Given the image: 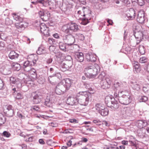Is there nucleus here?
<instances>
[{
	"instance_id": "f257e3e1",
	"label": "nucleus",
	"mask_w": 149,
	"mask_h": 149,
	"mask_svg": "<svg viewBox=\"0 0 149 149\" xmlns=\"http://www.w3.org/2000/svg\"><path fill=\"white\" fill-rule=\"evenodd\" d=\"M100 70V68L98 64L95 63L88 65L84 69V72L87 77L93 78H94Z\"/></svg>"
},
{
	"instance_id": "f03ea898",
	"label": "nucleus",
	"mask_w": 149,
	"mask_h": 149,
	"mask_svg": "<svg viewBox=\"0 0 149 149\" xmlns=\"http://www.w3.org/2000/svg\"><path fill=\"white\" fill-rule=\"evenodd\" d=\"M88 93L87 91L79 92L77 93V102L81 105H87L89 102Z\"/></svg>"
},
{
	"instance_id": "7ed1b4c3",
	"label": "nucleus",
	"mask_w": 149,
	"mask_h": 149,
	"mask_svg": "<svg viewBox=\"0 0 149 149\" xmlns=\"http://www.w3.org/2000/svg\"><path fill=\"white\" fill-rule=\"evenodd\" d=\"M79 29L78 25L75 23L71 22L63 26L62 31L66 34H72Z\"/></svg>"
},
{
	"instance_id": "20e7f679",
	"label": "nucleus",
	"mask_w": 149,
	"mask_h": 149,
	"mask_svg": "<svg viewBox=\"0 0 149 149\" xmlns=\"http://www.w3.org/2000/svg\"><path fill=\"white\" fill-rule=\"evenodd\" d=\"M105 102L107 106L112 110L116 109L119 107V105L117 101L114 97L107 96L105 98Z\"/></svg>"
},
{
	"instance_id": "39448f33",
	"label": "nucleus",
	"mask_w": 149,
	"mask_h": 149,
	"mask_svg": "<svg viewBox=\"0 0 149 149\" xmlns=\"http://www.w3.org/2000/svg\"><path fill=\"white\" fill-rule=\"evenodd\" d=\"M83 10L84 18L82 19V23L84 25H86L89 22V20L91 19L90 17L91 15V11L88 8L84 7Z\"/></svg>"
},
{
	"instance_id": "423d86ee",
	"label": "nucleus",
	"mask_w": 149,
	"mask_h": 149,
	"mask_svg": "<svg viewBox=\"0 0 149 149\" xmlns=\"http://www.w3.org/2000/svg\"><path fill=\"white\" fill-rule=\"evenodd\" d=\"M43 93L40 91H38L33 93L32 96L33 98V102L36 104L39 103L43 98Z\"/></svg>"
},
{
	"instance_id": "0eeeda50",
	"label": "nucleus",
	"mask_w": 149,
	"mask_h": 149,
	"mask_svg": "<svg viewBox=\"0 0 149 149\" xmlns=\"http://www.w3.org/2000/svg\"><path fill=\"white\" fill-rule=\"evenodd\" d=\"M132 97L129 96V95H121L119 96L118 100L119 102L122 104L127 105L131 102Z\"/></svg>"
},
{
	"instance_id": "6e6552de",
	"label": "nucleus",
	"mask_w": 149,
	"mask_h": 149,
	"mask_svg": "<svg viewBox=\"0 0 149 149\" xmlns=\"http://www.w3.org/2000/svg\"><path fill=\"white\" fill-rule=\"evenodd\" d=\"M68 90L61 82L58 84L56 87L55 91L56 94L60 95L63 94Z\"/></svg>"
},
{
	"instance_id": "1a4fd4ad",
	"label": "nucleus",
	"mask_w": 149,
	"mask_h": 149,
	"mask_svg": "<svg viewBox=\"0 0 149 149\" xmlns=\"http://www.w3.org/2000/svg\"><path fill=\"white\" fill-rule=\"evenodd\" d=\"M148 31L143 30L142 31L135 32L134 36L136 39L138 40V41L139 42H137V44L143 38V36H145L147 37L148 34Z\"/></svg>"
},
{
	"instance_id": "9d476101",
	"label": "nucleus",
	"mask_w": 149,
	"mask_h": 149,
	"mask_svg": "<svg viewBox=\"0 0 149 149\" xmlns=\"http://www.w3.org/2000/svg\"><path fill=\"white\" fill-rule=\"evenodd\" d=\"M38 14L41 19L44 21H48L50 16V14L49 12L45 11L43 10H40L38 12Z\"/></svg>"
},
{
	"instance_id": "9b49d317",
	"label": "nucleus",
	"mask_w": 149,
	"mask_h": 149,
	"mask_svg": "<svg viewBox=\"0 0 149 149\" xmlns=\"http://www.w3.org/2000/svg\"><path fill=\"white\" fill-rule=\"evenodd\" d=\"M66 36L64 38L63 40L65 44L68 45L70 46L72 45L75 41L74 37L71 34Z\"/></svg>"
},
{
	"instance_id": "f8f14e48",
	"label": "nucleus",
	"mask_w": 149,
	"mask_h": 149,
	"mask_svg": "<svg viewBox=\"0 0 149 149\" xmlns=\"http://www.w3.org/2000/svg\"><path fill=\"white\" fill-rule=\"evenodd\" d=\"M111 83L112 81L109 77L106 78L104 80L101 81L100 83L101 87L103 89L109 88Z\"/></svg>"
},
{
	"instance_id": "ddd939ff",
	"label": "nucleus",
	"mask_w": 149,
	"mask_h": 149,
	"mask_svg": "<svg viewBox=\"0 0 149 149\" xmlns=\"http://www.w3.org/2000/svg\"><path fill=\"white\" fill-rule=\"evenodd\" d=\"M10 84H15V86L18 88H20L22 87V79L20 78L15 79L14 77H11L10 78Z\"/></svg>"
},
{
	"instance_id": "4468645a",
	"label": "nucleus",
	"mask_w": 149,
	"mask_h": 149,
	"mask_svg": "<svg viewBox=\"0 0 149 149\" xmlns=\"http://www.w3.org/2000/svg\"><path fill=\"white\" fill-rule=\"evenodd\" d=\"M3 110L9 116H12L13 114L14 111L12 106L10 105H6L3 107Z\"/></svg>"
},
{
	"instance_id": "2eb2a0df",
	"label": "nucleus",
	"mask_w": 149,
	"mask_h": 149,
	"mask_svg": "<svg viewBox=\"0 0 149 149\" xmlns=\"http://www.w3.org/2000/svg\"><path fill=\"white\" fill-rule=\"evenodd\" d=\"M56 98L54 97L53 98L51 97L50 98L47 97L45 99V105L47 107H52L53 103L56 101Z\"/></svg>"
},
{
	"instance_id": "dca6fc26",
	"label": "nucleus",
	"mask_w": 149,
	"mask_h": 149,
	"mask_svg": "<svg viewBox=\"0 0 149 149\" xmlns=\"http://www.w3.org/2000/svg\"><path fill=\"white\" fill-rule=\"evenodd\" d=\"M135 14L134 10L132 8L130 9L126 14V19L127 20L132 19L135 17Z\"/></svg>"
},
{
	"instance_id": "f3484780",
	"label": "nucleus",
	"mask_w": 149,
	"mask_h": 149,
	"mask_svg": "<svg viewBox=\"0 0 149 149\" xmlns=\"http://www.w3.org/2000/svg\"><path fill=\"white\" fill-rule=\"evenodd\" d=\"M114 86L117 90L121 91L124 90L126 87V85L125 82L123 83L121 82H117L114 84Z\"/></svg>"
},
{
	"instance_id": "a211bd4d",
	"label": "nucleus",
	"mask_w": 149,
	"mask_h": 149,
	"mask_svg": "<svg viewBox=\"0 0 149 149\" xmlns=\"http://www.w3.org/2000/svg\"><path fill=\"white\" fill-rule=\"evenodd\" d=\"M137 21L139 23L142 24L145 21L144 13L143 11H141L138 12L136 19Z\"/></svg>"
},
{
	"instance_id": "6ab92c4d",
	"label": "nucleus",
	"mask_w": 149,
	"mask_h": 149,
	"mask_svg": "<svg viewBox=\"0 0 149 149\" xmlns=\"http://www.w3.org/2000/svg\"><path fill=\"white\" fill-rule=\"evenodd\" d=\"M28 23L25 21H22L20 22L19 23H15V26L17 29L20 30H24L26 26H28Z\"/></svg>"
},
{
	"instance_id": "aec40b11",
	"label": "nucleus",
	"mask_w": 149,
	"mask_h": 149,
	"mask_svg": "<svg viewBox=\"0 0 149 149\" xmlns=\"http://www.w3.org/2000/svg\"><path fill=\"white\" fill-rule=\"evenodd\" d=\"M130 84L132 88L134 90L138 91L141 88V84L139 81H131Z\"/></svg>"
},
{
	"instance_id": "412c9836",
	"label": "nucleus",
	"mask_w": 149,
	"mask_h": 149,
	"mask_svg": "<svg viewBox=\"0 0 149 149\" xmlns=\"http://www.w3.org/2000/svg\"><path fill=\"white\" fill-rule=\"evenodd\" d=\"M86 57L87 61L92 62H95L96 60V56L92 53L86 54Z\"/></svg>"
},
{
	"instance_id": "4be33fe9",
	"label": "nucleus",
	"mask_w": 149,
	"mask_h": 149,
	"mask_svg": "<svg viewBox=\"0 0 149 149\" xmlns=\"http://www.w3.org/2000/svg\"><path fill=\"white\" fill-rule=\"evenodd\" d=\"M61 76L60 74L59 73H57L55 74H53L52 75L50 76L48 78V81L52 85L55 84L56 81L55 76H58L59 77Z\"/></svg>"
},
{
	"instance_id": "5701e85b",
	"label": "nucleus",
	"mask_w": 149,
	"mask_h": 149,
	"mask_svg": "<svg viewBox=\"0 0 149 149\" xmlns=\"http://www.w3.org/2000/svg\"><path fill=\"white\" fill-rule=\"evenodd\" d=\"M72 64L69 63H63L61 65L60 70L62 72H65L66 70H69L72 67Z\"/></svg>"
},
{
	"instance_id": "b1692460",
	"label": "nucleus",
	"mask_w": 149,
	"mask_h": 149,
	"mask_svg": "<svg viewBox=\"0 0 149 149\" xmlns=\"http://www.w3.org/2000/svg\"><path fill=\"white\" fill-rule=\"evenodd\" d=\"M32 65V63L31 62L28 61L24 62L23 66L24 70L26 72H29L31 69V67Z\"/></svg>"
},
{
	"instance_id": "393cba45",
	"label": "nucleus",
	"mask_w": 149,
	"mask_h": 149,
	"mask_svg": "<svg viewBox=\"0 0 149 149\" xmlns=\"http://www.w3.org/2000/svg\"><path fill=\"white\" fill-rule=\"evenodd\" d=\"M61 82L63 83L65 86L68 90L71 86L72 81L70 79L66 78L63 80Z\"/></svg>"
},
{
	"instance_id": "a878e982",
	"label": "nucleus",
	"mask_w": 149,
	"mask_h": 149,
	"mask_svg": "<svg viewBox=\"0 0 149 149\" xmlns=\"http://www.w3.org/2000/svg\"><path fill=\"white\" fill-rule=\"evenodd\" d=\"M37 3L45 7L50 6L52 3L51 1L49 0H38L37 1Z\"/></svg>"
},
{
	"instance_id": "bb28decb",
	"label": "nucleus",
	"mask_w": 149,
	"mask_h": 149,
	"mask_svg": "<svg viewBox=\"0 0 149 149\" xmlns=\"http://www.w3.org/2000/svg\"><path fill=\"white\" fill-rule=\"evenodd\" d=\"M0 72L4 75H8L11 73L10 69L8 67H2L0 68Z\"/></svg>"
},
{
	"instance_id": "cd10ccee",
	"label": "nucleus",
	"mask_w": 149,
	"mask_h": 149,
	"mask_svg": "<svg viewBox=\"0 0 149 149\" xmlns=\"http://www.w3.org/2000/svg\"><path fill=\"white\" fill-rule=\"evenodd\" d=\"M19 55V54L15 51H12L9 54L8 56L10 59L12 60H16L17 59Z\"/></svg>"
},
{
	"instance_id": "c85d7f7f",
	"label": "nucleus",
	"mask_w": 149,
	"mask_h": 149,
	"mask_svg": "<svg viewBox=\"0 0 149 149\" xmlns=\"http://www.w3.org/2000/svg\"><path fill=\"white\" fill-rule=\"evenodd\" d=\"M75 58L77 60L81 62H83L84 60V55L82 52L76 53L75 54Z\"/></svg>"
},
{
	"instance_id": "c756f323",
	"label": "nucleus",
	"mask_w": 149,
	"mask_h": 149,
	"mask_svg": "<svg viewBox=\"0 0 149 149\" xmlns=\"http://www.w3.org/2000/svg\"><path fill=\"white\" fill-rule=\"evenodd\" d=\"M76 99L70 97H68L67 101L69 103V104L71 105H76V101L77 102V96L76 95Z\"/></svg>"
},
{
	"instance_id": "7c9ffc66",
	"label": "nucleus",
	"mask_w": 149,
	"mask_h": 149,
	"mask_svg": "<svg viewBox=\"0 0 149 149\" xmlns=\"http://www.w3.org/2000/svg\"><path fill=\"white\" fill-rule=\"evenodd\" d=\"M134 68V71L136 73L140 72L141 70V68L140 67L139 63L137 62H134L133 63Z\"/></svg>"
},
{
	"instance_id": "2f4dec72",
	"label": "nucleus",
	"mask_w": 149,
	"mask_h": 149,
	"mask_svg": "<svg viewBox=\"0 0 149 149\" xmlns=\"http://www.w3.org/2000/svg\"><path fill=\"white\" fill-rule=\"evenodd\" d=\"M29 72L30 77L33 79H35L37 77V73L36 70L34 68H31Z\"/></svg>"
},
{
	"instance_id": "473e14b6",
	"label": "nucleus",
	"mask_w": 149,
	"mask_h": 149,
	"mask_svg": "<svg viewBox=\"0 0 149 149\" xmlns=\"http://www.w3.org/2000/svg\"><path fill=\"white\" fill-rule=\"evenodd\" d=\"M109 112L108 109L107 108H105L104 107L101 110L99 113L102 116H105L108 114Z\"/></svg>"
},
{
	"instance_id": "72a5a7b5",
	"label": "nucleus",
	"mask_w": 149,
	"mask_h": 149,
	"mask_svg": "<svg viewBox=\"0 0 149 149\" xmlns=\"http://www.w3.org/2000/svg\"><path fill=\"white\" fill-rule=\"evenodd\" d=\"M36 52L37 54L40 55L46 53V50L45 48L42 47H40L38 48V50L36 51Z\"/></svg>"
},
{
	"instance_id": "f704fd0d",
	"label": "nucleus",
	"mask_w": 149,
	"mask_h": 149,
	"mask_svg": "<svg viewBox=\"0 0 149 149\" xmlns=\"http://www.w3.org/2000/svg\"><path fill=\"white\" fill-rule=\"evenodd\" d=\"M134 29L135 32L136 31H143L144 30L142 26L140 24H138L135 26L134 27Z\"/></svg>"
},
{
	"instance_id": "c9c22d12",
	"label": "nucleus",
	"mask_w": 149,
	"mask_h": 149,
	"mask_svg": "<svg viewBox=\"0 0 149 149\" xmlns=\"http://www.w3.org/2000/svg\"><path fill=\"white\" fill-rule=\"evenodd\" d=\"M17 115L19 118L22 120L24 119L27 117V115L25 113H22L19 111L17 112Z\"/></svg>"
},
{
	"instance_id": "e433bc0d",
	"label": "nucleus",
	"mask_w": 149,
	"mask_h": 149,
	"mask_svg": "<svg viewBox=\"0 0 149 149\" xmlns=\"http://www.w3.org/2000/svg\"><path fill=\"white\" fill-rule=\"evenodd\" d=\"M65 44V43H64L62 42H60L59 44L60 49L61 50L65 52L66 51Z\"/></svg>"
},
{
	"instance_id": "4c0bfd02",
	"label": "nucleus",
	"mask_w": 149,
	"mask_h": 149,
	"mask_svg": "<svg viewBox=\"0 0 149 149\" xmlns=\"http://www.w3.org/2000/svg\"><path fill=\"white\" fill-rule=\"evenodd\" d=\"M12 15L14 19L16 21L19 22H21L23 21L22 18L19 16L18 15L16 14L13 13Z\"/></svg>"
},
{
	"instance_id": "58836bf2",
	"label": "nucleus",
	"mask_w": 149,
	"mask_h": 149,
	"mask_svg": "<svg viewBox=\"0 0 149 149\" xmlns=\"http://www.w3.org/2000/svg\"><path fill=\"white\" fill-rule=\"evenodd\" d=\"M147 122H140V123H137L138 124V127L141 129L145 127L147 125Z\"/></svg>"
},
{
	"instance_id": "ea45409f",
	"label": "nucleus",
	"mask_w": 149,
	"mask_h": 149,
	"mask_svg": "<svg viewBox=\"0 0 149 149\" xmlns=\"http://www.w3.org/2000/svg\"><path fill=\"white\" fill-rule=\"evenodd\" d=\"M13 68L15 70L18 71L20 69V65L18 63H16L12 65Z\"/></svg>"
},
{
	"instance_id": "a19ab883",
	"label": "nucleus",
	"mask_w": 149,
	"mask_h": 149,
	"mask_svg": "<svg viewBox=\"0 0 149 149\" xmlns=\"http://www.w3.org/2000/svg\"><path fill=\"white\" fill-rule=\"evenodd\" d=\"M48 28L45 24L42 23L40 25V30L41 33Z\"/></svg>"
},
{
	"instance_id": "79ce46f5",
	"label": "nucleus",
	"mask_w": 149,
	"mask_h": 149,
	"mask_svg": "<svg viewBox=\"0 0 149 149\" xmlns=\"http://www.w3.org/2000/svg\"><path fill=\"white\" fill-rule=\"evenodd\" d=\"M105 74L104 72H102L99 75L98 78L101 80V81L104 80L105 78Z\"/></svg>"
},
{
	"instance_id": "37998d69",
	"label": "nucleus",
	"mask_w": 149,
	"mask_h": 149,
	"mask_svg": "<svg viewBox=\"0 0 149 149\" xmlns=\"http://www.w3.org/2000/svg\"><path fill=\"white\" fill-rule=\"evenodd\" d=\"M103 107L100 104H97L95 106L96 109L99 113L103 108Z\"/></svg>"
},
{
	"instance_id": "c03bdc74",
	"label": "nucleus",
	"mask_w": 149,
	"mask_h": 149,
	"mask_svg": "<svg viewBox=\"0 0 149 149\" xmlns=\"http://www.w3.org/2000/svg\"><path fill=\"white\" fill-rule=\"evenodd\" d=\"M29 135H27L25 138H24V140L27 142H32L33 141V136H31L29 137Z\"/></svg>"
},
{
	"instance_id": "a18cd8bd",
	"label": "nucleus",
	"mask_w": 149,
	"mask_h": 149,
	"mask_svg": "<svg viewBox=\"0 0 149 149\" xmlns=\"http://www.w3.org/2000/svg\"><path fill=\"white\" fill-rule=\"evenodd\" d=\"M145 49L143 46L140 45L139 47V51L141 54H144L145 52Z\"/></svg>"
},
{
	"instance_id": "49530a36",
	"label": "nucleus",
	"mask_w": 149,
	"mask_h": 149,
	"mask_svg": "<svg viewBox=\"0 0 149 149\" xmlns=\"http://www.w3.org/2000/svg\"><path fill=\"white\" fill-rule=\"evenodd\" d=\"M84 85L85 86V87L86 88V89H88L89 91V93H93L94 92V90L91 88V87H88L87 85H89V84L87 83H85Z\"/></svg>"
},
{
	"instance_id": "de8ad7c7",
	"label": "nucleus",
	"mask_w": 149,
	"mask_h": 149,
	"mask_svg": "<svg viewBox=\"0 0 149 149\" xmlns=\"http://www.w3.org/2000/svg\"><path fill=\"white\" fill-rule=\"evenodd\" d=\"M13 23L12 20L10 19L9 18H6L5 19V24H6L9 25L12 24Z\"/></svg>"
},
{
	"instance_id": "09e8293b",
	"label": "nucleus",
	"mask_w": 149,
	"mask_h": 149,
	"mask_svg": "<svg viewBox=\"0 0 149 149\" xmlns=\"http://www.w3.org/2000/svg\"><path fill=\"white\" fill-rule=\"evenodd\" d=\"M120 93H121V95H129V96H131V94L128 91H123V90L121 91Z\"/></svg>"
},
{
	"instance_id": "8fccbe9b",
	"label": "nucleus",
	"mask_w": 149,
	"mask_h": 149,
	"mask_svg": "<svg viewBox=\"0 0 149 149\" xmlns=\"http://www.w3.org/2000/svg\"><path fill=\"white\" fill-rule=\"evenodd\" d=\"M76 35L77 36V37L80 40H83L84 39V36L82 34L77 33Z\"/></svg>"
},
{
	"instance_id": "3c124183",
	"label": "nucleus",
	"mask_w": 149,
	"mask_h": 149,
	"mask_svg": "<svg viewBox=\"0 0 149 149\" xmlns=\"http://www.w3.org/2000/svg\"><path fill=\"white\" fill-rule=\"evenodd\" d=\"M148 60V58L146 57H143L140 58L139 62L141 63H145Z\"/></svg>"
},
{
	"instance_id": "603ef678",
	"label": "nucleus",
	"mask_w": 149,
	"mask_h": 149,
	"mask_svg": "<svg viewBox=\"0 0 149 149\" xmlns=\"http://www.w3.org/2000/svg\"><path fill=\"white\" fill-rule=\"evenodd\" d=\"M147 97L145 96H141L139 97V101L140 102H145L148 100Z\"/></svg>"
},
{
	"instance_id": "864d4df0",
	"label": "nucleus",
	"mask_w": 149,
	"mask_h": 149,
	"mask_svg": "<svg viewBox=\"0 0 149 149\" xmlns=\"http://www.w3.org/2000/svg\"><path fill=\"white\" fill-rule=\"evenodd\" d=\"M44 36L46 37H48L50 36V33H49V28H48L44 31L42 33Z\"/></svg>"
},
{
	"instance_id": "5fc2aeb1",
	"label": "nucleus",
	"mask_w": 149,
	"mask_h": 149,
	"mask_svg": "<svg viewBox=\"0 0 149 149\" xmlns=\"http://www.w3.org/2000/svg\"><path fill=\"white\" fill-rule=\"evenodd\" d=\"M121 91H118V93L115 92L114 93V96L116 99L118 100V98H119V96H121V93H120Z\"/></svg>"
},
{
	"instance_id": "6e6d98bb",
	"label": "nucleus",
	"mask_w": 149,
	"mask_h": 149,
	"mask_svg": "<svg viewBox=\"0 0 149 149\" xmlns=\"http://www.w3.org/2000/svg\"><path fill=\"white\" fill-rule=\"evenodd\" d=\"M22 79V83L24 82V83L27 82L28 81H29L31 80H32L30 78L28 77H27L26 78H25L24 77H23V78H21Z\"/></svg>"
},
{
	"instance_id": "4d7b16f0",
	"label": "nucleus",
	"mask_w": 149,
	"mask_h": 149,
	"mask_svg": "<svg viewBox=\"0 0 149 149\" xmlns=\"http://www.w3.org/2000/svg\"><path fill=\"white\" fill-rule=\"evenodd\" d=\"M15 97L17 99H22L23 98V95L19 93H17Z\"/></svg>"
},
{
	"instance_id": "13d9d810",
	"label": "nucleus",
	"mask_w": 149,
	"mask_h": 149,
	"mask_svg": "<svg viewBox=\"0 0 149 149\" xmlns=\"http://www.w3.org/2000/svg\"><path fill=\"white\" fill-rule=\"evenodd\" d=\"M49 125L53 127H56L58 126V124L56 122H52L49 123Z\"/></svg>"
},
{
	"instance_id": "bf43d9fd",
	"label": "nucleus",
	"mask_w": 149,
	"mask_h": 149,
	"mask_svg": "<svg viewBox=\"0 0 149 149\" xmlns=\"http://www.w3.org/2000/svg\"><path fill=\"white\" fill-rule=\"evenodd\" d=\"M39 107L38 105H35L31 108V109L33 111H39Z\"/></svg>"
},
{
	"instance_id": "052dcab7",
	"label": "nucleus",
	"mask_w": 149,
	"mask_h": 149,
	"mask_svg": "<svg viewBox=\"0 0 149 149\" xmlns=\"http://www.w3.org/2000/svg\"><path fill=\"white\" fill-rule=\"evenodd\" d=\"M6 117L2 114H0V121H6Z\"/></svg>"
},
{
	"instance_id": "680f3d73",
	"label": "nucleus",
	"mask_w": 149,
	"mask_h": 149,
	"mask_svg": "<svg viewBox=\"0 0 149 149\" xmlns=\"http://www.w3.org/2000/svg\"><path fill=\"white\" fill-rule=\"evenodd\" d=\"M3 134L4 136H6V137H9L11 135L9 133L6 131L3 132Z\"/></svg>"
},
{
	"instance_id": "e2e57ef3",
	"label": "nucleus",
	"mask_w": 149,
	"mask_h": 149,
	"mask_svg": "<svg viewBox=\"0 0 149 149\" xmlns=\"http://www.w3.org/2000/svg\"><path fill=\"white\" fill-rule=\"evenodd\" d=\"M137 3L141 6H142L144 4V0H137Z\"/></svg>"
},
{
	"instance_id": "0e129e2a",
	"label": "nucleus",
	"mask_w": 149,
	"mask_h": 149,
	"mask_svg": "<svg viewBox=\"0 0 149 149\" xmlns=\"http://www.w3.org/2000/svg\"><path fill=\"white\" fill-rule=\"evenodd\" d=\"M52 61L53 59L52 58H48L46 60V63L48 64H49L51 63L52 62Z\"/></svg>"
},
{
	"instance_id": "69168bd1",
	"label": "nucleus",
	"mask_w": 149,
	"mask_h": 149,
	"mask_svg": "<svg viewBox=\"0 0 149 149\" xmlns=\"http://www.w3.org/2000/svg\"><path fill=\"white\" fill-rule=\"evenodd\" d=\"M134 140L130 141L128 142V145L131 146H135V145L134 142Z\"/></svg>"
},
{
	"instance_id": "338daca9",
	"label": "nucleus",
	"mask_w": 149,
	"mask_h": 149,
	"mask_svg": "<svg viewBox=\"0 0 149 149\" xmlns=\"http://www.w3.org/2000/svg\"><path fill=\"white\" fill-rule=\"evenodd\" d=\"M54 40L52 38H49L48 41L49 43L50 44H53V42L54 41Z\"/></svg>"
},
{
	"instance_id": "774afa93",
	"label": "nucleus",
	"mask_w": 149,
	"mask_h": 149,
	"mask_svg": "<svg viewBox=\"0 0 149 149\" xmlns=\"http://www.w3.org/2000/svg\"><path fill=\"white\" fill-rule=\"evenodd\" d=\"M121 143L123 145H128V141L124 140L122 141Z\"/></svg>"
}]
</instances>
